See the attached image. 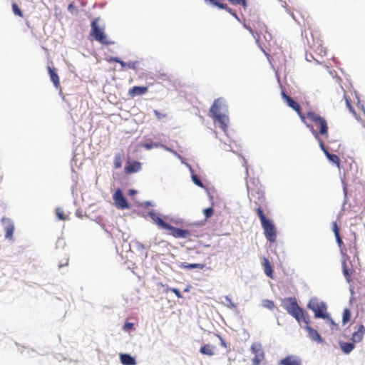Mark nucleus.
<instances>
[{
    "instance_id": "obj_1",
    "label": "nucleus",
    "mask_w": 365,
    "mask_h": 365,
    "mask_svg": "<svg viewBox=\"0 0 365 365\" xmlns=\"http://www.w3.org/2000/svg\"><path fill=\"white\" fill-rule=\"evenodd\" d=\"M332 230L336 237V243L339 247L341 255L346 259H349L351 256L354 257H357L358 250L356 233L350 231L349 234L346 237H344V241L340 235L339 228L336 222H332Z\"/></svg>"
},
{
    "instance_id": "obj_2",
    "label": "nucleus",
    "mask_w": 365,
    "mask_h": 365,
    "mask_svg": "<svg viewBox=\"0 0 365 365\" xmlns=\"http://www.w3.org/2000/svg\"><path fill=\"white\" fill-rule=\"evenodd\" d=\"M304 115L305 122L304 123L315 138H318V135L328 138L329 126L325 118L314 111H308Z\"/></svg>"
},
{
    "instance_id": "obj_3",
    "label": "nucleus",
    "mask_w": 365,
    "mask_h": 365,
    "mask_svg": "<svg viewBox=\"0 0 365 365\" xmlns=\"http://www.w3.org/2000/svg\"><path fill=\"white\" fill-rule=\"evenodd\" d=\"M282 306L288 314L292 316L299 324H301L302 322L304 324L310 323L309 314L298 305L295 297L284 299L282 300Z\"/></svg>"
},
{
    "instance_id": "obj_4",
    "label": "nucleus",
    "mask_w": 365,
    "mask_h": 365,
    "mask_svg": "<svg viewBox=\"0 0 365 365\" xmlns=\"http://www.w3.org/2000/svg\"><path fill=\"white\" fill-rule=\"evenodd\" d=\"M226 110V106L224 105V101L222 98L215 100L210 109V115L213 118L215 123H217L219 124V127L225 132L227 129L229 118L225 113H222V111H225Z\"/></svg>"
},
{
    "instance_id": "obj_5",
    "label": "nucleus",
    "mask_w": 365,
    "mask_h": 365,
    "mask_svg": "<svg viewBox=\"0 0 365 365\" xmlns=\"http://www.w3.org/2000/svg\"><path fill=\"white\" fill-rule=\"evenodd\" d=\"M149 216L159 227L168 230L169 235L175 238H187L190 235L189 230L171 226L153 211L149 212Z\"/></svg>"
},
{
    "instance_id": "obj_6",
    "label": "nucleus",
    "mask_w": 365,
    "mask_h": 365,
    "mask_svg": "<svg viewBox=\"0 0 365 365\" xmlns=\"http://www.w3.org/2000/svg\"><path fill=\"white\" fill-rule=\"evenodd\" d=\"M256 212L260 219L266 238L271 242H275L277 231L274 224L272 222V221L266 218L261 207H257Z\"/></svg>"
},
{
    "instance_id": "obj_7",
    "label": "nucleus",
    "mask_w": 365,
    "mask_h": 365,
    "mask_svg": "<svg viewBox=\"0 0 365 365\" xmlns=\"http://www.w3.org/2000/svg\"><path fill=\"white\" fill-rule=\"evenodd\" d=\"M91 30L90 32V35L97 41H98L101 44L104 45H110L114 43L113 41H110L105 34L103 29H101L98 25V19H95L92 21L91 24Z\"/></svg>"
},
{
    "instance_id": "obj_8",
    "label": "nucleus",
    "mask_w": 365,
    "mask_h": 365,
    "mask_svg": "<svg viewBox=\"0 0 365 365\" xmlns=\"http://www.w3.org/2000/svg\"><path fill=\"white\" fill-rule=\"evenodd\" d=\"M307 307L313 311L316 318L325 319L327 317L325 303L319 301L317 298H312L307 304Z\"/></svg>"
},
{
    "instance_id": "obj_9",
    "label": "nucleus",
    "mask_w": 365,
    "mask_h": 365,
    "mask_svg": "<svg viewBox=\"0 0 365 365\" xmlns=\"http://www.w3.org/2000/svg\"><path fill=\"white\" fill-rule=\"evenodd\" d=\"M251 352L255 355L252 363V365H260L265 359V352L259 343H253L250 347Z\"/></svg>"
},
{
    "instance_id": "obj_10",
    "label": "nucleus",
    "mask_w": 365,
    "mask_h": 365,
    "mask_svg": "<svg viewBox=\"0 0 365 365\" xmlns=\"http://www.w3.org/2000/svg\"><path fill=\"white\" fill-rule=\"evenodd\" d=\"M281 95L282 98L286 102L288 106L292 108L297 113L302 122H305V115L302 113V108L300 105L294 100H293L289 96H288L284 91H282Z\"/></svg>"
},
{
    "instance_id": "obj_11",
    "label": "nucleus",
    "mask_w": 365,
    "mask_h": 365,
    "mask_svg": "<svg viewBox=\"0 0 365 365\" xmlns=\"http://www.w3.org/2000/svg\"><path fill=\"white\" fill-rule=\"evenodd\" d=\"M254 28L255 34L257 36L256 41L261 42L260 34L267 32V26L259 19L258 16H254L253 19L250 20Z\"/></svg>"
},
{
    "instance_id": "obj_12",
    "label": "nucleus",
    "mask_w": 365,
    "mask_h": 365,
    "mask_svg": "<svg viewBox=\"0 0 365 365\" xmlns=\"http://www.w3.org/2000/svg\"><path fill=\"white\" fill-rule=\"evenodd\" d=\"M113 200L118 208L121 210L129 208L128 203L120 190L118 189L115 191L113 195Z\"/></svg>"
},
{
    "instance_id": "obj_13",
    "label": "nucleus",
    "mask_w": 365,
    "mask_h": 365,
    "mask_svg": "<svg viewBox=\"0 0 365 365\" xmlns=\"http://www.w3.org/2000/svg\"><path fill=\"white\" fill-rule=\"evenodd\" d=\"M1 222L5 224V237L9 240H11L13 239V234L14 231V223L10 219L6 217H3L1 219Z\"/></svg>"
},
{
    "instance_id": "obj_14",
    "label": "nucleus",
    "mask_w": 365,
    "mask_h": 365,
    "mask_svg": "<svg viewBox=\"0 0 365 365\" xmlns=\"http://www.w3.org/2000/svg\"><path fill=\"white\" fill-rule=\"evenodd\" d=\"M124 170L126 174L137 173L141 170V163L135 160L128 161Z\"/></svg>"
},
{
    "instance_id": "obj_15",
    "label": "nucleus",
    "mask_w": 365,
    "mask_h": 365,
    "mask_svg": "<svg viewBox=\"0 0 365 365\" xmlns=\"http://www.w3.org/2000/svg\"><path fill=\"white\" fill-rule=\"evenodd\" d=\"M304 329L308 332L309 337L315 341H318L319 343L324 342V340L322 339L321 336L319 334L317 331L313 328H312L309 324H305Z\"/></svg>"
},
{
    "instance_id": "obj_16",
    "label": "nucleus",
    "mask_w": 365,
    "mask_h": 365,
    "mask_svg": "<svg viewBox=\"0 0 365 365\" xmlns=\"http://www.w3.org/2000/svg\"><path fill=\"white\" fill-rule=\"evenodd\" d=\"M47 70H48L51 81L53 82L55 88L57 89L61 90V85H60V78H59L58 73L56 72L55 69L52 68L51 66H48Z\"/></svg>"
},
{
    "instance_id": "obj_17",
    "label": "nucleus",
    "mask_w": 365,
    "mask_h": 365,
    "mask_svg": "<svg viewBox=\"0 0 365 365\" xmlns=\"http://www.w3.org/2000/svg\"><path fill=\"white\" fill-rule=\"evenodd\" d=\"M148 90L147 86H133L128 91V95L132 98L143 96L148 92Z\"/></svg>"
},
{
    "instance_id": "obj_18",
    "label": "nucleus",
    "mask_w": 365,
    "mask_h": 365,
    "mask_svg": "<svg viewBox=\"0 0 365 365\" xmlns=\"http://www.w3.org/2000/svg\"><path fill=\"white\" fill-rule=\"evenodd\" d=\"M278 365H302L301 360L294 356L290 355L281 359Z\"/></svg>"
},
{
    "instance_id": "obj_19",
    "label": "nucleus",
    "mask_w": 365,
    "mask_h": 365,
    "mask_svg": "<svg viewBox=\"0 0 365 365\" xmlns=\"http://www.w3.org/2000/svg\"><path fill=\"white\" fill-rule=\"evenodd\" d=\"M262 264L264 267V273L266 274V275L267 277H269V278L273 279L274 278L273 267H272V264L270 263V262L269 261V259L266 257H263Z\"/></svg>"
},
{
    "instance_id": "obj_20",
    "label": "nucleus",
    "mask_w": 365,
    "mask_h": 365,
    "mask_svg": "<svg viewBox=\"0 0 365 365\" xmlns=\"http://www.w3.org/2000/svg\"><path fill=\"white\" fill-rule=\"evenodd\" d=\"M252 185H254V182H247V188L249 197L251 198L252 197L254 196L255 193H257L259 195V198H260L261 196H262V194L260 192V188L259 187L258 185H257L256 187H253Z\"/></svg>"
},
{
    "instance_id": "obj_21",
    "label": "nucleus",
    "mask_w": 365,
    "mask_h": 365,
    "mask_svg": "<svg viewBox=\"0 0 365 365\" xmlns=\"http://www.w3.org/2000/svg\"><path fill=\"white\" fill-rule=\"evenodd\" d=\"M342 269H343V274L346 279V281L350 283L351 282V276L353 273L354 272V269L352 268H349L346 261L344 260L342 262Z\"/></svg>"
},
{
    "instance_id": "obj_22",
    "label": "nucleus",
    "mask_w": 365,
    "mask_h": 365,
    "mask_svg": "<svg viewBox=\"0 0 365 365\" xmlns=\"http://www.w3.org/2000/svg\"><path fill=\"white\" fill-rule=\"evenodd\" d=\"M365 334V328L363 325H360L358 330L353 333L352 340L354 342H359L362 340Z\"/></svg>"
},
{
    "instance_id": "obj_23",
    "label": "nucleus",
    "mask_w": 365,
    "mask_h": 365,
    "mask_svg": "<svg viewBox=\"0 0 365 365\" xmlns=\"http://www.w3.org/2000/svg\"><path fill=\"white\" fill-rule=\"evenodd\" d=\"M200 352L204 355L213 356L215 354V346L211 344H205L200 348Z\"/></svg>"
},
{
    "instance_id": "obj_24",
    "label": "nucleus",
    "mask_w": 365,
    "mask_h": 365,
    "mask_svg": "<svg viewBox=\"0 0 365 365\" xmlns=\"http://www.w3.org/2000/svg\"><path fill=\"white\" fill-rule=\"evenodd\" d=\"M179 267L182 269H196V268L202 269L205 268V265L204 264H199V263L189 264L187 262H182V263H180Z\"/></svg>"
},
{
    "instance_id": "obj_25",
    "label": "nucleus",
    "mask_w": 365,
    "mask_h": 365,
    "mask_svg": "<svg viewBox=\"0 0 365 365\" xmlns=\"http://www.w3.org/2000/svg\"><path fill=\"white\" fill-rule=\"evenodd\" d=\"M120 361L124 365H135V359L129 354H123L120 355Z\"/></svg>"
},
{
    "instance_id": "obj_26",
    "label": "nucleus",
    "mask_w": 365,
    "mask_h": 365,
    "mask_svg": "<svg viewBox=\"0 0 365 365\" xmlns=\"http://www.w3.org/2000/svg\"><path fill=\"white\" fill-rule=\"evenodd\" d=\"M340 347L345 354H349L354 348V343L340 342Z\"/></svg>"
},
{
    "instance_id": "obj_27",
    "label": "nucleus",
    "mask_w": 365,
    "mask_h": 365,
    "mask_svg": "<svg viewBox=\"0 0 365 365\" xmlns=\"http://www.w3.org/2000/svg\"><path fill=\"white\" fill-rule=\"evenodd\" d=\"M326 157L329 159V160H330L331 162L336 164V165L337 166V168L339 169L341 168H340V158H339L338 155H336L335 154H331L330 153H327Z\"/></svg>"
},
{
    "instance_id": "obj_28",
    "label": "nucleus",
    "mask_w": 365,
    "mask_h": 365,
    "mask_svg": "<svg viewBox=\"0 0 365 365\" xmlns=\"http://www.w3.org/2000/svg\"><path fill=\"white\" fill-rule=\"evenodd\" d=\"M123 157V153H119L115 154V155L114 157V161H113L114 168L115 169H118L122 166Z\"/></svg>"
},
{
    "instance_id": "obj_29",
    "label": "nucleus",
    "mask_w": 365,
    "mask_h": 365,
    "mask_svg": "<svg viewBox=\"0 0 365 365\" xmlns=\"http://www.w3.org/2000/svg\"><path fill=\"white\" fill-rule=\"evenodd\" d=\"M351 312L349 309L346 308L343 311V318H342V322L344 324H346L351 318Z\"/></svg>"
},
{
    "instance_id": "obj_30",
    "label": "nucleus",
    "mask_w": 365,
    "mask_h": 365,
    "mask_svg": "<svg viewBox=\"0 0 365 365\" xmlns=\"http://www.w3.org/2000/svg\"><path fill=\"white\" fill-rule=\"evenodd\" d=\"M56 214L58 220H66L68 219V216L64 214L63 210L60 207H58L56 209Z\"/></svg>"
},
{
    "instance_id": "obj_31",
    "label": "nucleus",
    "mask_w": 365,
    "mask_h": 365,
    "mask_svg": "<svg viewBox=\"0 0 365 365\" xmlns=\"http://www.w3.org/2000/svg\"><path fill=\"white\" fill-rule=\"evenodd\" d=\"M205 1L215 6L219 9L225 8L224 3L222 2V0H205Z\"/></svg>"
},
{
    "instance_id": "obj_32",
    "label": "nucleus",
    "mask_w": 365,
    "mask_h": 365,
    "mask_svg": "<svg viewBox=\"0 0 365 365\" xmlns=\"http://www.w3.org/2000/svg\"><path fill=\"white\" fill-rule=\"evenodd\" d=\"M344 98L345 100L346 107L349 108L350 112L355 115L356 112L354 111L353 107L351 106L350 98L347 96L346 93H344Z\"/></svg>"
},
{
    "instance_id": "obj_33",
    "label": "nucleus",
    "mask_w": 365,
    "mask_h": 365,
    "mask_svg": "<svg viewBox=\"0 0 365 365\" xmlns=\"http://www.w3.org/2000/svg\"><path fill=\"white\" fill-rule=\"evenodd\" d=\"M262 305H263V307H264L270 310H273L274 308L275 307V304H274V302L269 300V299L264 300L262 302Z\"/></svg>"
},
{
    "instance_id": "obj_34",
    "label": "nucleus",
    "mask_w": 365,
    "mask_h": 365,
    "mask_svg": "<svg viewBox=\"0 0 365 365\" xmlns=\"http://www.w3.org/2000/svg\"><path fill=\"white\" fill-rule=\"evenodd\" d=\"M12 10L15 15H17L20 17L23 16V13L21 11V10L19 9V7L18 6V5L16 3H14L12 4Z\"/></svg>"
},
{
    "instance_id": "obj_35",
    "label": "nucleus",
    "mask_w": 365,
    "mask_h": 365,
    "mask_svg": "<svg viewBox=\"0 0 365 365\" xmlns=\"http://www.w3.org/2000/svg\"><path fill=\"white\" fill-rule=\"evenodd\" d=\"M315 139L318 141L321 149L323 150V152L324 153L325 155L327 156V153H329V151L326 148L325 145H324L323 140L321 138V135H318V138H315Z\"/></svg>"
},
{
    "instance_id": "obj_36",
    "label": "nucleus",
    "mask_w": 365,
    "mask_h": 365,
    "mask_svg": "<svg viewBox=\"0 0 365 365\" xmlns=\"http://www.w3.org/2000/svg\"><path fill=\"white\" fill-rule=\"evenodd\" d=\"M315 139L318 141L321 149L323 150V152L324 153L325 155L327 156V153H329V151L326 148L325 145H324L323 140L321 138V135H318V138H315Z\"/></svg>"
},
{
    "instance_id": "obj_37",
    "label": "nucleus",
    "mask_w": 365,
    "mask_h": 365,
    "mask_svg": "<svg viewBox=\"0 0 365 365\" xmlns=\"http://www.w3.org/2000/svg\"><path fill=\"white\" fill-rule=\"evenodd\" d=\"M192 181L194 182V183L195 185H197V186L200 187H204V184L202 182V181L200 180V179L199 178V177L196 175H192Z\"/></svg>"
},
{
    "instance_id": "obj_38",
    "label": "nucleus",
    "mask_w": 365,
    "mask_h": 365,
    "mask_svg": "<svg viewBox=\"0 0 365 365\" xmlns=\"http://www.w3.org/2000/svg\"><path fill=\"white\" fill-rule=\"evenodd\" d=\"M265 40V41L268 43L272 40V34L267 29V32H264L263 34H262Z\"/></svg>"
},
{
    "instance_id": "obj_39",
    "label": "nucleus",
    "mask_w": 365,
    "mask_h": 365,
    "mask_svg": "<svg viewBox=\"0 0 365 365\" xmlns=\"http://www.w3.org/2000/svg\"><path fill=\"white\" fill-rule=\"evenodd\" d=\"M204 215L206 218L210 217L213 215V209L212 207L205 208L203 210Z\"/></svg>"
},
{
    "instance_id": "obj_40",
    "label": "nucleus",
    "mask_w": 365,
    "mask_h": 365,
    "mask_svg": "<svg viewBox=\"0 0 365 365\" xmlns=\"http://www.w3.org/2000/svg\"><path fill=\"white\" fill-rule=\"evenodd\" d=\"M232 4H240L243 6H247L246 0H228Z\"/></svg>"
},
{
    "instance_id": "obj_41",
    "label": "nucleus",
    "mask_w": 365,
    "mask_h": 365,
    "mask_svg": "<svg viewBox=\"0 0 365 365\" xmlns=\"http://www.w3.org/2000/svg\"><path fill=\"white\" fill-rule=\"evenodd\" d=\"M224 6H225V8H221V9H225V11L231 14L233 16L237 19L236 13L231 8H230L226 4H224Z\"/></svg>"
},
{
    "instance_id": "obj_42",
    "label": "nucleus",
    "mask_w": 365,
    "mask_h": 365,
    "mask_svg": "<svg viewBox=\"0 0 365 365\" xmlns=\"http://www.w3.org/2000/svg\"><path fill=\"white\" fill-rule=\"evenodd\" d=\"M153 112H154L155 115L156 116V118L158 120H161V119H163V118L166 117V114L165 113H162L160 111H158V110H155Z\"/></svg>"
},
{
    "instance_id": "obj_43",
    "label": "nucleus",
    "mask_w": 365,
    "mask_h": 365,
    "mask_svg": "<svg viewBox=\"0 0 365 365\" xmlns=\"http://www.w3.org/2000/svg\"><path fill=\"white\" fill-rule=\"evenodd\" d=\"M244 26L246 29H247L252 34V36L256 38L257 36L255 34V30H254V28L252 26L250 25H247L246 24H244Z\"/></svg>"
},
{
    "instance_id": "obj_44",
    "label": "nucleus",
    "mask_w": 365,
    "mask_h": 365,
    "mask_svg": "<svg viewBox=\"0 0 365 365\" xmlns=\"http://www.w3.org/2000/svg\"><path fill=\"white\" fill-rule=\"evenodd\" d=\"M133 324L130 322H125L123 326V329L125 331H129L130 329H133Z\"/></svg>"
},
{
    "instance_id": "obj_45",
    "label": "nucleus",
    "mask_w": 365,
    "mask_h": 365,
    "mask_svg": "<svg viewBox=\"0 0 365 365\" xmlns=\"http://www.w3.org/2000/svg\"><path fill=\"white\" fill-rule=\"evenodd\" d=\"M328 320V322L330 323V324L332 326V327H334V328L336 329H338V325L334 323V322L333 321V319L327 314V317L325 318Z\"/></svg>"
},
{
    "instance_id": "obj_46",
    "label": "nucleus",
    "mask_w": 365,
    "mask_h": 365,
    "mask_svg": "<svg viewBox=\"0 0 365 365\" xmlns=\"http://www.w3.org/2000/svg\"><path fill=\"white\" fill-rule=\"evenodd\" d=\"M171 292H173L178 298H182V296L180 293V292L177 289V288H172L171 289Z\"/></svg>"
},
{
    "instance_id": "obj_47",
    "label": "nucleus",
    "mask_w": 365,
    "mask_h": 365,
    "mask_svg": "<svg viewBox=\"0 0 365 365\" xmlns=\"http://www.w3.org/2000/svg\"><path fill=\"white\" fill-rule=\"evenodd\" d=\"M136 63L137 62H128L126 63V67L130 68V69H135L136 68Z\"/></svg>"
},
{
    "instance_id": "obj_48",
    "label": "nucleus",
    "mask_w": 365,
    "mask_h": 365,
    "mask_svg": "<svg viewBox=\"0 0 365 365\" xmlns=\"http://www.w3.org/2000/svg\"><path fill=\"white\" fill-rule=\"evenodd\" d=\"M158 143H155V144H153V143H145L143 146L145 148L149 150V149H151L153 148V146L155 147H158Z\"/></svg>"
},
{
    "instance_id": "obj_49",
    "label": "nucleus",
    "mask_w": 365,
    "mask_h": 365,
    "mask_svg": "<svg viewBox=\"0 0 365 365\" xmlns=\"http://www.w3.org/2000/svg\"><path fill=\"white\" fill-rule=\"evenodd\" d=\"M107 61L108 62H116V63H118V62H120V58H118V57L110 56V57H109V58H107Z\"/></svg>"
},
{
    "instance_id": "obj_50",
    "label": "nucleus",
    "mask_w": 365,
    "mask_h": 365,
    "mask_svg": "<svg viewBox=\"0 0 365 365\" xmlns=\"http://www.w3.org/2000/svg\"><path fill=\"white\" fill-rule=\"evenodd\" d=\"M68 259H65V262H64V263H63V264H60L58 265V267H63V266H66V265H68Z\"/></svg>"
},
{
    "instance_id": "obj_51",
    "label": "nucleus",
    "mask_w": 365,
    "mask_h": 365,
    "mask_svg": "<svg viewBox=\"0 0 365 365\" xmlns=\"http://www.w3.org/2000/svg\"><path fill=\"white\" fill-rule=\"evenodd\" d=\"M342 183L344 185V193L346 195V189H347V187H346V184L344 182V180H342Z\"/></svg>"
},
{
    "instance_id": "obj_52",
    "label": "nucleus",
    "mask_w": 365,
    "mask_h": 365,
    "mask_svg": "<svg viewBox=\"0 0 365 365\" xmlns=\"http://www.w3.org/2000/svg\"><path fill=\"white\" fill-rule=\"evenodd\" d=\"M118 63H120V64L121 65V66H122V67H123V68H124V67H126V63H125V62H124V61H121L120 59V62H118Z\"/></svg>"
},
{
    "instance_id": "obj_53",
    "label": "nucleus",
    "mask_w": 365,
    "mask_h": 365,
    "mask_svg": "<svg viewBox=\"0 0 365 365\" xmlns=\"http://www.w3.org/2000/svg\"><path fill=\"white\" fill-rule=\"evenodd\" d=\"M346 178H349V173L344 172V179H346Z\"/></svg>"
},
{
    "instance_id": "obj_54",
    "label": "nucleus",
    "mask_w": 365,
    "mask_h": 365,
    "mask_svg": "<svg viewBox=\"0 0 365 365\" xmlns=\"http://www.w3.org/2000/svg\"><path fill=\"white\" fill-rule=\"evenodd\" d=\"M72 9H73V4H70L68 5V9L69 11H71Z\"/></svg>"
},
{
    "instance_id": "obj_55",
    "label": "nucleus",
    "mask_w": 365,
    "mask_h": 365,
    "mask_svg": "<svg viewBox=\"0 0 365 365\" xmlns=\"http://www.w3.org/2000/svg\"><path fill=\"white\" fill-rule=\"evenodd\" d=\"M135 190H130V195H133V194H135Z\"/></svg>"
},
{
    "instance_id": "obj_56",
    "label": "nucleus",
    "mask_w": 365,
    "mask_h": 365,
    "mask_svg": "<svg viewBox=\"0 0 365 365\" xmlns=\"http://www.w3.org/2000/svg\"><path fill=\"white\" fill-rule=\"evenodd\" d=\"M221 341H222V344L225 346L226 345H225V341L222 339H221Z\"/></svg>"
},
{
    "instance_id": "obj_57",
    "label": "nucleus",
    "mask_w": 365,
    "mask_h": 365,
    "mask_svg": "<svg viewBox=\"0 0 365 365\" xmlns=\"http://www.w3.org/2000/svg\"><path fill=\"white\" fill-rule=\"evenodd\" d=\"M262 44H263L264 46H266V44L263 43L262 42H261Z\"/></svg>"
},
{
    "instance_id": "obj_58",
    "label": "nucleus",
    "mask_w": 365,
    "mask_h": 365,
    "mask_svg": "<svg viewBox=\"0 0 365 365\" xmlns=\"http://www.w3.org/2000/svg\"><path fill=\"white\" fill-rule=\"evenodd\" d=\"M364 299H365V294H364Z\"/></svg>"
}]
</instances>
